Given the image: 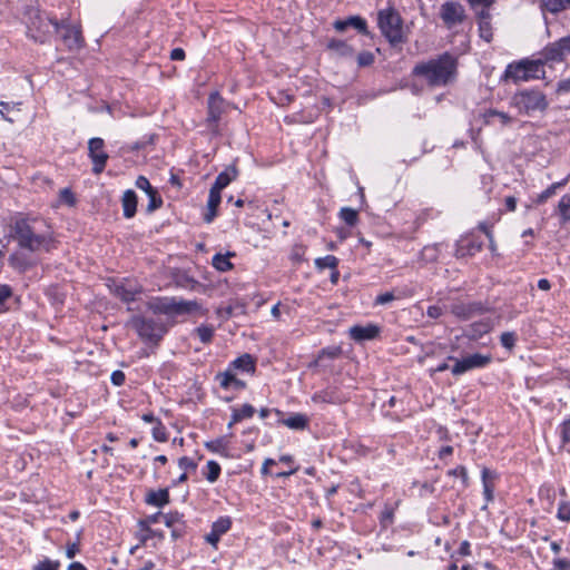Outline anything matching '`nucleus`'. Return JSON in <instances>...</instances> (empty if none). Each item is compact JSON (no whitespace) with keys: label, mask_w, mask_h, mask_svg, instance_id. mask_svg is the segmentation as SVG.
<instances>
[{"label":"nucleus","mask_w":570,"mask_h":570,"mask_svg":"<svg viewBox=\"0 0 570 570\" xmlns=\"http://www.w3.org/2000/svg\"><path fill=\"white\" fill-rule=\"evenodd\" d=\"M36 222V219L29 217L14 219L10 226V237L17 242L21 249L29 253L50 252L53 239L50 234L38 233L35 227Z\"/></svg>","instance_id":"f257e3e1"},{"label":"nucleus","mask_w":570,"mask_h":570,"mask_svg":"<svg viewBox=\"0 0 570 570\" xmlns=\"http://www.w3.org/2000/svg\"><path fill=\"white\" fill-rule=\"evenodd\" d=\"M456 67V59L452 55L445 52L436 59L417 63L413 68L412 73L416 77L423 78L431 87H442L446 86L454 79Z\"/></svg>","instance_id":"f03ea898"},{"label":"nucleus","mask_w":570,"mask_h":570,"mask_svg":"<svg viewBox=\"0 0 570 570\" xmlns=\"http://www.w3.org/2000/svg\"><path fill=\"white\" fill-rule=\"evenodd\" d=\"M403 26V18L393 6L379 10L377 27L390 45L396 46L406 41Z\"/></svg>","instance_id":"7ed1b4c3"},{"label":"nucleus","mask_w":570,"mask_h":570,"mask_svg":"<svg viewBox=\"0 0 570 570\" xmlns=\"http://www.w3.org/2000/svg\"><path fill=\"white\" fill-rule=\"evenodd\" d=\"M510 105L515 108L519 114L533 117L537 114H543L549 107V101L541 90L523 89L517 91L511 97Z\"/></svg>","instance_id":"20e7f679"},{"label":"nucleus","mask_w":570,"mask_h":570,"mask_svg":"<svg viewBox=\"0 0 570 570\" xmlns=\"http://www.w3.org/2000/svg\"><path fill=\"white\" fill-rule=\"evenodd\" d=\"M29 20L27 22L28 36L36 42L43 43L47 37L59 30L57 20L51 19L40 10L32 8L28 11Z\"/></svg>","instance_id":"39448f33"},{"label":"nucleus","mask_w":570,"mask_h":570,"mask_svg":"<svg viewBox=\"0 0 570 570\" xmlns=\"http://www.w3.org/2000/svg\"><path fill=\"white\" fill-rule=\"evenodd\" d=\"M544 77L542 59H523L518 62L509 63L505 68L503 78L513 82L528 81L530 79H540Z\"/></svg>","instance_id":"423d86ee"},{"label":"nucleus","mask_w":570,"mask_h":570,"mask_svg":"<svg viewBox=\"0 0 570 570\" xmlns=\"http://www.w3.org/2000/svg\"><path fill=\"white\" fill-rule=\"evenodd\" d=\"M138 336L146 343L158 345L167 333V326L160 320L136 315L130 321Z\"/></svg>","instance_id":"0eeeda50"},{"label":"nucleus","mask_w":570,"mask_h":570,"mask_svg":"<svg viewBox=\"0 0 570 570\" xmlns=\"http://www.w3.org/2000/svg\"><path fill=\"white\" fill-rule=\"evenodd\" d=\"M448 360L455 361L454 365L451 367V372L454 376H460L471 370L485 367L491 363L492 357L491 355L474 353L461 360H456L453 356H449Z\"/></svg>","instance_id":"6e6552de"},{"label":"nucleus","mask_w":570,"mask_h":570,"mask_svg":"<svg viewBox=\"0 0 570 570\" xmlns=\"http://www.w3.org/2000/svg\"><path fill=\"white\" fill-rule=\"evenodd\" d=\"M449 311L459 320L468 321L476 315H482L490 311L482 302H464L454 299L449 305Z\"/></svg>","instance_id":"1a4fd4ad"},{"label":"nucleus","mask_w":570,"mask_h":570,"mask_svg":"<svg viewBox=\"0 0 570 570\" xmlns=\"http://www.w3.org/2000/svg\"><path fill=\"white\" fill-rule=\"evenodd\" d=\"M104 148L105 141L101 138L95 137L88 141V155L92 161V173L96 175L104 171L109 158Z\"/></svg>","instance_id":"9d476101"},{"label":"nucleus","mask_w":570,"mask_h":570,"mask_svg":"<svg viewBox=\"0 0 570 570\" xmlns=\"http://www.w3.org/2000/svg\"><path fill=\"white\" fill-rule=\"evenodd\" d=\"M440 18L448 29L462 23L465 18L463 6L456 1H446L440 8Z\"/></svg>","instance_id":"9b49d317"},{"label":"nucleus","mask_w":570,"mask_h":570,"mask_svg":"<svg viewBox=\"0 0 570 570\" xmlns=\"http://www.w3.org/2000/svg\"><path fill=\"white\" fill-rule=\"evenodd\" d=\"M381 334V327L376 324L353 325L348 328V336L356 343L373 341Z\"/></svg>","instance_id":"f8f14e48"},{"label":"nucleus","mask_w":570,"mask_h":570,"mask_svg":"<svg viewBox=\"0 0 570 570\" xmlns=\"http://www.w3.org/2000/svg\"><path fill=\"white\" fill-rule=\"evenodd\" d=\"M455 256L466 257L474 256L476 253L481 252L483 248V242L473 236L462 237L456 242Z\"/></svg>","instance_id":"ddd939ff"},{"label":"nucleus","mask_w":570,"mask_h":570,"mask_svg":"<svg viewBox=\"0 0 570 570\" xmlns=\"http://www.w3.org/2000/svg\"><path fill=\"white\" fill-rule=\"evenodd\" d=\"M232 527V519L229 517H220L213 522L210 531L205 535V540L212 547L217 548V544L223 534L229 531Z\"/></svg>","instance_id":"4468645a"},{"label":"nucleus","mask_w":570,"mask_h":570,"mask_svg":"<svg viewBox=\"0 0 570 570\" xmlns=\"http://www.w3.org/2000/svg\"><path fill=\"white\" fill-rule=\"evenodd\" d=\"M333 27L338 32H344L347 28H354L363 36L370 35L366 20L360 16H351L343 20H335Z\"/></svg>","instance_id":"2eb2a0df"},{"label":"nucleus","mask_w":570,"mask_h":570,"mask_svg":"<svg viewBox=\"0 0 570 570\" xmlns=\"http://www.w3.org/2000/svg\"><path fill=\"white\" fill-rule=\"evenodd\" d=\"M312 401L314 403L342 404L347 401V397L337 387L330 386L314 393Z\"/></svg>","instance_id":"dca6fc26"},{"label":"nucleus","mask_w":570,"mask_h":570,"mask_svg":"<svg viewBox=\"0 0 570 570\" xmlns=\"http://www.w3.org/2000/svg\"><path fill=\"white\" fill-rule=\"evenodd\" d=\"M224 112V100L218 92H213L208 97L207 121L209 125L217 124Z\"/></svg>","instance_id":"f3484780"},{"label":"nucleus","mask_w":570,"mask_h":570,"mask_svg":"<svg viewBox=\"0 0 570 570\" xmlns=\"http://www.w3.org/2000/svg\"><path fill=\"white\" fill-rule=\"evenodd\" d=\"M56 32L61 36L65 45L70 50L78 49L81 47V33L77 28L69 26H59V30Z\"/></svg>","instance_id":"a211bd4d"},{"label":"nucleus","mask_w":570,"mask_h":570,"mask_svg":"<svg viewBox=\"0 0 570 570\" xmlns=\"http://www.w3.org/2000/svg\"><path fill=\"white\" fill-rule=\"evenodd\" d=\"M110 289L115 296L126 303L135 301L136 295L139 293L135 286L125 282L114 283L112 286H110Z\"/></svg>","instance_id":"6ab92c4d"},{"label":"nucleus","mask_w":570,"mask_h":570,"mask_svg":"<svg viewBox=\"0 0 570 570\" xmlns=\"http://www.w3.org/2000/svg\"><path fill=\"white\" fill-rule=\"evenodd\" d=\"M237 174L238 171L235 166L227 167L224 171L218 174L209 190L220 194L225 187L236 179Z\"/></svg>","instance_id":"aec40b11"},{"label":"nucleus","mask_w":570,"mask_h":570,"mask_svg":"<svg viewBox=\"0 0 570 570\" xmlns=\"http://www.w3.org/2000/svg\"><path fill=\"white\" fill-rule=\"evenodd\" d=\"M175 297H160L149 303V308L155 314L175 315Z\"/></svg>","instance_id":"412c9836"},{"label":"nucleus","mask_w":570,"mask_h":570,"mask_svg":"<svg viewBox=\"0 0 570 570\" xmlns=\"http://www.w3.org/2000/svg\"><path fill=\"white\" fill-rule=\"evenodd\" d=\"M277 423L287 426L291 430L303 431L308 426V417L303 413H294L287 419L281 416L277 420Z\"/></svg>","instance_id":"4be33fe9"},{"label":"nucleus","mask_w":570,"mask_h":570,"mask_svg":"<svg viewBox=\"0 0 570 570\" xmlns=\"http://www.w3.org/2000/svg\"><path fill=\"white\" fill-rule=\"evenodd\" d=\"M170 501L169 499V491L167 488L165 489H158V490H151L147 493L145 498V502L148 505H153L156 508H163L166 504H168Z\"/></svg>","instance_id":"5701e85b"},{"label":"nucleus","mask_w":570,"mask_h":570,"mask_svg":"<svg viewBox=\"0 0 570 570\" xmlns=\"http://www.w3.org/2000/svg\"><path fill=\"white\" fill-rule=\"evenodd\" d=\"M233 370L245 372V373H254L256 370L255 358L250 354H243L239 357L235 358L229 364Z\"/></svg>","instance_id":"b1692460"},{"label":"nucleus","mask_w":570,"mask_h":570,"mask_svg":"<svg viewBox=\"0 0 570 570\" xmlns=\"http://www.w3.org/2000/svg\"><path fill=\"white\" fill-rule=\"evenodd\" d=\"M570 8V0H540V9L543 14H557Z\"/></svg>","instance_id":"393cba45"},{"label":"nucleus","mask_w":570,"mask_h":570,"mask_svg":"<svg viewBox=\"0 0 570 570\" xmlns=\"http://www.w3.org/2000/svg\"><path fill=\"white\" fill-rule=\"evenodd\" d=\"M326 47L328 50L333 51L334 53H336L340 57L348 58L354 55L353 47L344 40H340V39H335V38L330 39L327 41Z\"/></svg>","instance_id":"a878e982"},{"label":"nucleus","mask_w":570,"mask_h":570,"mask_svg":"<svg viewBox=\"0 0 570 570\" xmlns=\"http://www.w3.org/2000/svg\"><path fill=\"white\" fill-rule=\"evenodd\" d=\"M542 61H562L566 57L560 43L558 41L548 45L541 52Z\"/></svg>","instance_id":"bb28decb"},{"label":"nucleus","mask_w":570,"mask_h":570,"mask_svg":"<svg viewBox=\"0 0 570 570\" xmlns=\"http://www.w3.org/2000/svg\"><path fill=\"white\" fill-rule=\"evenodd\" d=\"M121 203H122L124 216L126 218H132L137 212L136 193L131 189L126 190L122 195Z\"/></svg>","instance_id":"cd10ccee"},{"label":"nucleus","mask_w":570,"mask_h":570,"mask_svg":"<svg viewBox=\"0 0 570 570\" xmlns=\"http://www.w3.org/2000/svg\"><path fill=\"white\" fill-rule=\"evenodd\" d=\"M256 410L252 404H244L242 407L233 409L232 417L228 423V429H230L234 424L243 421L244 419H250L255 414Z\"/></svg>","instance_id":"c85d7f7f"},{"label":"nucleus","mask_w":570,"mask_h":570,"mask_svg":"<svg viewBox=\"0 0 570 570\" xmlns=\"http://www.w3.org/2000/svg\"><path fill=\"white\" fill-rule=\"evenodd\" d=\"M220 194L209 190L207 200V212L204 215L205 223L209 224L217 215V207L220 204Z\"/></svg>","instance_id":"c756f323"},{"label":"nucleus","mask_w":570,"mask_h":570,"mask_svg":"<svg viewBox=\"0 0 570 570\" xmlns=\"http://www.w3.org/2000/svg\"><path fill=\"white\" fill-rule=\"evenodd\" d=\"M494 118H498L502 126H509L513 121V118L507 112L492 108L484 111L483 119L485 125H493Z\"/></svg>","instance_id":"7c9ffc66"},{"label":"nucleus","mask_w":570,"mask_h":570,"mask_svg":"<svg viewBox=\"0 0 570 570\" xmlns=\"http://www.w3.org/2000/svg\"><path fill=\"white\" fill-rule=\"evenodd\" d=\"M478 23L480 37L487 42H490L492 40V28L490 23V14L485 12L484 9L480 13Z\"/></svg>","instance_id":"2f4dec72"},{"label":"nucleus","mask_w":570,"mask_h":570,"mask_svg":"<svg viewBox=\"0 0 570 570\" xmlns=\"http://www.w3.org/2000/svg\"><path fill=\"white\" fill-rule=\"evenodd\" d=\"M235 256V253L228 252L226 254H215L212 259L213 266L219 272H227L233 268L229 258Z\"/></svg>","instance_id":"473e14b6"},{"label":"nucleus","mask_w":570,"mask_h":570,"mask_svg":"<svg viewBox=\"0 0 570 570\" xmlns=\"http://www.w3.org/2000/svg\"><path fill=\"white\" fill-rule=\"evenodd\" d=\"M412 293H406L403 289H394L391 292H385L376 296L374 301V305H385L387 303H391L394 299H400L404 296H411Z\"/></svg>","instance_id":"72a5a7b5"},{"label":"nucleus","mask_w":570,"mask_h":570,"mask_svg":"<svg viewBox=\"0 0 570 570\" xmlns=\"http://www.w3.org/2000/svg\"><path fill=\"white\" fill-rule=\"evenodd\" d=\"M567 183H568V177H566L561 181L553 183L546 190H543L541 194L538 195L535 203L537 204L546 203L550 197H552L557 193L558 189L564 187Z\"/></svg>","instance_id":"f704fd0d"},{"label":"nucleus","mask_w":570,"mask_h":570,"mask_svg":"<svg viewBox=\"0 0 570 570\" xmlns=\"http://www.w3.org/2000/svg\"><path fill=\"white\" fill-rule=\"evenodd\" d=\"M236 379V372L228 365L227 370L216 375V380L224 390H228Z\"/></svg>","instance_id":"c9c22d12"},{"label":"nucleus","mask_w":570,"mask_h":570,"mask_svg":"<svg viewBox=\"0 0 570 570\" xmlns=\"http://www.w3.org/2000/svg\"><path fill=\"white\" fill-rule=\"evenodd\" d=\"M199 308V304L196 301H177L175 307V315L188 314Z\"/></svg>","instance_id":"e433bc0d"},{"label":"nucleus","mask_w":570,"mask_h":570,"mask_svg":"<svg viewBox=\"0 0 570 570\" xmlns=\"http://www.w3.org/2000/svg\"><path fill=\"white\" fill-rule=\"evenodd\" d=\"M214 327L212 325L202 324L194 330V333L199 337L200 342L208 344L214 337Z\"/></svg>","instance_id":"4c0bfd02"},{"label":"nucleus","mask_w":570,"mask_h":570,"mask_svg":"<svg viewBox=\"0 0 570 570\" xmlns=\"http://www.w3.org/2000/svg\"><path fill=\"white\" fill-rule=\"evenodd\" d=\"M338 265V258L334 255H326L324 257H318L315 259V266L320 271L325 268L336 269Z\"/></svg>","instance_id":"58836bf2"},{"label":"nucleus","mask_w":570,"mask_h":570,"mask_svg":"<svg viewBox=\"0 0 570 570\" xmlns=\"http://www.w3.org/2000/svg\"><path fill=\"white\" fill-rule=\"evenodd\" d=\"M227 439L223 436L206 442L205 448L210 452L223 454L227 450Z\"/></svg>","instance_id":"ea45409f"},{"label":"nucleus","mask_w":570,"mask_h":570,"mask_svg":"<svg viewBox=\"0 0 570 570\" xmlns=\"http://www.w3.org/2000/svg\"><path fill=\"white\" fill-rule=\"evenodd\" d=\"M340 218L348 226H355L358 220L357 210L351 207H343L340 210Z\"/></svg>","instance_id":"a19ab883"},{"label":"nucleus","mask_w":570,"mask_h":570,"mask_svg":"<svg viewBox=\"0 0 570 570\" xmlns=\"http://www.w3.org/2000/svg\"><path fill=\"white\" fill-rule=\"evenodd\" d=\"M558 212L563 222L570 220V193L561 197L558 204Z\"/></svg>","instance_id":"79ce46f5"},{"label":"nucleus","mask_w":570,"mask_h":570,"mask_svg":"<svg viewBox=\"0 0 570 570\" xmlns=\"http://www.w3.org/2000/svg\"><path fill=\"white\" fill-rule=\"evenodd\" d=\"M439 246L438 244L424 246L421 252L422 259L428 263L435 262L440 253Z\"/></svg>","instance_id":"37998d69"},{"label":"nucleus","mask_w":570,"mask_h":570,"mask_svg":"<svg viewBox=\"0 0 570 570\" xmlns=\"http://www.w3.org/2000/svg\"><path fill=\"white\" fill-rule=\"evenodd\" d=\"M489 474H490V471L488 469L482 470L483 494H484L487 503H489L493 500V492H494L493 485L488 481Z\"/></svg>","instance_id":"c03bdc74"},{"label":"nucleus","mask_w":570,"mask_h":570,"mask_svg":"<svg viewBox=\"0 0 570 570\" xmlns=\"http://www.w3.org/2000/svg\"><path fill=\"white\" fill-rule=\"evenodd\" d=\"M207 470L206 480L210 483L216 482L220 475V465L216 461L210 460L207 462Z\"/></svg>","instance_id":"a18cd8bd"},{"label":"nucleus","mask_w":570,"mask_h":570,"mask_svg":"<svg viewBox=\"0 0 570 570\" xmlns=\"http://www.w3.org/2000/svg\"><path fill=\"white\" fill-rule=\"evenodd\" d=\"M151 434L154 440L157 442H166L168 440L166 426L161 421H157L156 424H154Z\"/></svg>","instance_id":"49530a36"},{"label":"nucleus","mask_w":570,"mask_h":570,"mask_svg":"<svg viewBox=\"0 0 570 570\" xmlns=\"http://www.w3.org/2000/svg\"><path fill=\"white\" fill-rule=\"evenodd\" d=\"M394 512H395V507L385 504V507L381 513V517H380V522L383 528H387L390 524L393 523Z\"/></svg>","instance_id":"de8ad7c7"},{"label":"nucleus","mask_w":570,"mask_h":570,"mask_svg":"<svg viewBox=\"0 0 570 570\" xmlns=\"http://www.w3.org/2000/svg\"><path fill=\"white\" fill-rule=\"evenodd\" d=\"M517 334L514 332H503L500 336L501 345L511 351L515 346Z\"/></svg>","instance_id":"09e8293b"},{"label":"nucleus","mask_w":570,"mask_h":570,"mask_svg":"<svg viewBox=\"0 0 570 570\" xmlns=\"http://www.w3.org/2000/svg\"><path fill=\"white\" fill-rule=\"evenodd\" d=\"M148 198H149V202H148V205H147V212L148 213H153L155 212L156 209L160 208L161 205H163V199L161 197L159 196L157 189H155L154 191H151L150 194L147 195Z\"/></svg>","instance_id":"8fccbe9b"},{"label":"nucleus","mask_w":570,"mask_h":570,"mask_svg":"<svg viewBox=\"0 0 570 570\" xmlns=\"http://www.w3.org/2000/svg\"><path fill=\"white\" fill-rule=\"evenodd\" d=\"M163 521L167 528H173L184 522L183 514L179 512H170L167 514H163Z\"/></svg>","instance_id":"3c124183"},{"label":"nucleus","mask_w":570,"mask_h":570,"mask_svg":"<svg viewBox=\"0 0 570 570\" xmlns=\"http://www.w3.org/2000/svg\"><path fill=\"white\" fill-rule=\"evenodd\" d=\"M557 518L563 522L570 521V502L569 501H560L559 502Z\"/></svg>","instance_id":"603ef678"},{"label":"nucleus","mask_w":570,"mask_h":570,"mask_svg":"<svg viewBox=\"0 0 570 570\" xmlns=\"http://www.w3.org/2000/svg\"><path fill=\"white\" fill-rule=\"evenodd\" d=\"M12 288L7 284H0V313L4 312L7 301L12 296Z\"/></svg>","instance_id":"864d4df0"},{"label":"nucleus","mask_w":570,"mask_h":570,"mask_svg":"<svg viewBox=\"0 0 570 570\" xmlns=\"http://www.w3.org/2000/svg\"><path fill=\"white\" fill-rule=\"evenodd\" d=\"M448 474L451 476L460 478L462 480L463 487L464 488L468 487L469 476H468V471H466L465 466L459 465L455 469H451L448 471Z\"/></svg>","instance_id":"5fc2aeb1"},{"label":"nucleus","mask_w":570,"mask_h":570,"mask_svg":"<svg viewBox=\"0 0 570 570\" xmlns=\"http://www.w3.org/2000/svg\"><path fill=\"white\" fill-rule=\"evenodd\" d=\"M356 60H357L358 67H361V68L368 67L374 63L375 56L371 51H362L357 55Z\"/></svg>","instance_id":"6e6d98bb"},{"label":"nucleus","mask_w":570,"mask_h":570,"mask_svg":"<svg viewBox=\"0 0 570 570\" xmlns=\"http://www.w3.org/2000/svg\"><path fill=\"white\" fill-rule=\"evenodd\" d=\"M559 435L562 445L570 443V419L564 420L559 426Z\"/></svg>","instance_id":"4d7b16f0"},{"label":"nucleus","mask_w":570,"mask_h":570,"mask_svg":"<svg viewBox=\"0 0 570 570\" xmlns=\"http://www.w3.org/2000/svg\"><path fill=\"white\" fill-rule=\"evenodd\" d=\"M60 562L58 560H50L46 558L33 567V570H58Z\"/></svg>","instance_id":"13d9d810"},{"label":"nucleus","mask_w":570,"mask_h":570,"mask_svg":"<svg viewBox=\"0 0 570 570\" xmlns=\"http://www.w3.org/2000/svg\"><path fill=\"white\" fill-rule=\"evenodd\" d=\"M445 311H449V305L440 306V305H431L426 309V315L431 318L441 317Z\"/></svg>","instance_id":"bf43d9fd"},{"label":"nucleus","mask_w":570,"mask_h":570,"mask_svg":"<svg viewBox=\"0 0 570 570\" xmlns=\"http://www.w3.org/2000/svg\"><path fill=\"white\" fill-rule=\"evenodd\" d=\"M138 189L144 190L147 195L155 190L149 180L145 176H138L135 183Z\"/></svg>","instance_id":"052dcab7"},{"label":"nucleus","mask_w":570,"mask_h":570,"mask_svg":"<svg viewBox=\"0 0 570 570\" xmlns=\"http://www.w3.org/2000/svg\"><path fill=\"white\" fill-rule=\"evenodd\" d=\"M9 263L13 268L22 272L29 267V264L17 255H11L9 258Z\"/></svg>","instance_id":"680f3d73"},{"label":"nucleus","mask_w":570,"mask_h":570,"mask_svg":"<svg viewBox=\"0 0 570 570\" xmlns=\"http://www.w3.org/2000/svg\"><path fill=\"white\" fill-rule=\"evenodd\" d=\"M60 199L70 206L75 205L76 203L75 195L69 188H63L60 190Z\"/></svg>","instance_id":"e2e57ef3"},{"label":"nucleus","mask_w":570,"mask_h":570,"mask_svg":"<svg viewBox=\"0 0 570 570\" xmlns=\"http://www.w3.org/2000/svg\"><path fill=\"white\" fill-rule=\"evenodd\" d=\"M178 465L180 469L183 470H195L197 468V464L196 462L188 458V456H181L179 460H178Z\"/></svg>","instance_id":"0e129e2a"},{"label":"nucleus","mask_w":570,"mask_h":570,"mask_svg":"<svg viewBox=\"0 0 570 570\" xmlns=\"http://www.w3.org/2000/svg\"><path fill=\"white\" fill-rule=\"evenodd\" d=\"M237 306L228 305L226 307H220L217 309V315L223 320H228L235 315V309Z\"/></svg>","instance_id":"69168bd1"},{"label":"nucleus","mask_w":570,"mask_h":570,"mask_svg":"<svg viewBox=\"0 0 570 570\" xmlns=\"http://www.w3.org/2000/svg\"><path fill=\"white\" fill-rule=\"evenodd\" d=\"M126 375L122 371L116 370L111 373L110 381L115 386H121L125 383Z\"/></svg>","instance_id":"338daca9"},{"label":"nucleus","mask_w":570,"mask_h":570,"mask_svg":"<svg viewBox=\"0 0 570 570\" xmlns=\"http://www.w3.org/2000/svg\"><path fill=\"white\" fill-rule=\"evenodd\" d=\"M552 570H570V561L568 559L553 560Z\"/></svg>","instance_id":"774afa93"}]
</instances>
